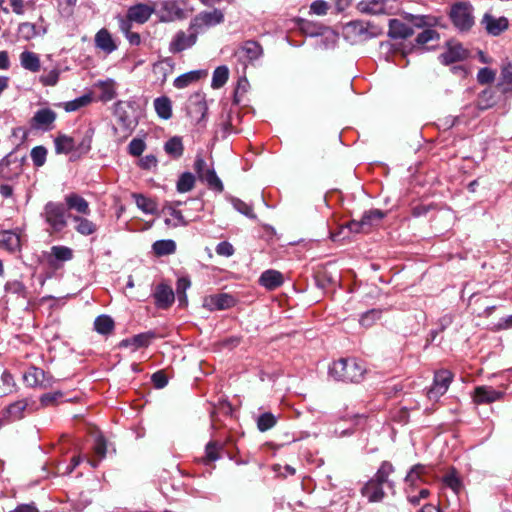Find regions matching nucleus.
I'll return each mask as SVG.
<instances>
[{"mask_svg":"<svg viewBox=\"0 0 512 512\" xmlns=\"http://www.w3.org/2000/svg\"><path fill=\"white\" fill-rule=\"evenodd\" d=\"M365 373V367L356 359L341 358L329 367V374L336 380L359 382Z\"/></svg>","mask_w":512,"mask_h":512,"instance_id":"1","label":"nucleus"},{"mask_svg":"<svg viewBox=\"0 0 512 512\" xmlns=\"http://www.w3.org/2000/svg\"><path fill=\"white\" fill-rule=\"evenodd\" d=\"M358 9L367 14H395L399 7L396 0H362Z\"/></svg>","mask_w":512,"mask_h":512,"instance_id":"2","label":"nucleus"},{"mask_svg":"<svg viewBox=\"0 0 512 512\" xmlns=\"http://www.w3.org/2000/svg\"><path fill=\"white\" fill-rule=\"evenodd\" d=\"M44 217L54 232L61 231L67 224L65 208L59 203H47L44 208Z\"/></svg>","mask_w":512,"mask_h":512,"instance_id":"3","label":"nucleus"},{"mask_svg":"<svg viewBox=\"0 0 512 512\" xmlns=\"http://www.w3.org/2000/svg\"><path fill=\"white\" fill-rule=\"evenodd\" d=\"M473 7L467 3L455 4L450 12L454 25L460 30H468L474 24Z\"/></svg>","mask_w":512,"mask_h":512,"instance_id":"4","label":"nucleus"},{"mask_svg":"<svg viewBox=\"0 0 512 512\" xmlns=\"http://www.w3.org/2000/svg\"><path fill=\"white\" fill-rule=\"evenodd\" d=\"M194 169L199 179L205 182L210 189L223 191V184L216 175L214 169L210 168L202 157H197L194 163Z\"/></svg>","mask_w":512,"mask_h":512,"instance_id":"5","label":"nucleus"},{"mask_svg":"<svg viewBox=\"0 0 512 512\" xmlns=\"http://www.w3.org/2000/svg\"><path fill=\"white\" fill-rule=\"evenodd\" d=\"M453 379V374L448 370H439L435 373L434 382L432 387L427 392V396L430 400L437 401L442 395H444Z\"/></svg>","mask_w":512,"mask_h":512,"instance_id":"6","label":"nucleus"},{"mask_svg":"<svg viewBox=\"0 0 512 512\" xmlns=\"http://www.w3.org/2000/svg\"><path fill=\"white\" fill-rule=\"evenodd\" d=\"M384 216L385 214L381 210H370L363 215L361 221H352L349 223L348 228L351 232L355 233L368 232L373 226L377 225Z\"/></svg>","mask_w":512,"mask_h":512,"instance_id":"7","label":"nucleus"},{"mask_svg":"<svg viewBox=\"0 0 512 512\" xmlns=\"http://www.w3.org/2000/svg\"><path fill=\"white\" fill-rule=\"evenodd\" d=\"M234 305L235 299L226 293L209 295L203 300V307L210 311L229 309Z\"/></svg>","mask_w":512,"mask_h":512,"instance_id":"8","label":"nucleus"},{"mask_svg":"<svg viewBox=\"0 0 512 512\" xmlns=\"http://www.w3.org/2000/svg\"><path fill=\"white\" fill-rule=\"evenodd\" d=\"M181 205L180 201L166 204L163 208L165 215V224L170 227L186 226L189 221L185 219L177 206Z\"/></svg>","mask_w":512,"mask_h":512,"instance_id":"9","label":"nucleus"},{"mask_svg":"<svg viewBox=\"0 0 512 512\" xmlns=\"http://www.w3.org/2000/svg\"><path fill=\"white\" fill-rule=\"evenodd\" d=\"M503 392L495 390L491 386H478L473 393V401L476 404H489L500 400Z\"/></svg>","mask_w":512,"mask_h":512,"instance_id":"10","label":"nucleus"},{"mask_svg":"<svg viewBox=\"0 0 512 512\" xmlns=\"http://www.w3.org/2000/svg\"><path fill=\"white\" fill-rule=\"evenodd\" d=\"M153 12V7L140 3L129 8L127 12V18L129 21L143 24L148 21Z\"/></svg>","mask_w":512,"mask_h":512,"instance_id":"11","label":"nucleus"},{"mask_svg":"<svg viewBox=\"0 0 512 512\" xmlns=\"http://www.w3.org/2000/svg\"><path fill=\"white\" fill-rule=\"evenodd\" d=\"M467 50L459 43H449L447 50L441 54L442 63L448 65L457 61H461L467 57Z\"/></svg>","mask_w":512,"mask_h":512,"instance_id":"12","label":"nucleus"},{"mask_svg":"<svg viewBox=\"0 0 512 512\" xmlns=\"http://www.w3.org/2000/svg\"><path fill=\"white\" fill-rule=\"evenodd\" d=\"M262 54L261 46L254 41L245 42L237 51L236 56L241 61H252Z\"/></svg>","mask_w":512,"mask_h":512,"instance_id":"13","label":"nucleus"},{"mask_svg":"<svg viewBox=\"0 0 512 512\" xmlns=\"http://www.w3.org/2000/svg\"><path fill=\"white\" fill-rule=\"evenodd\" d=\"M56 119V113L49 109V108H43L38 110L33 118V126L39 129L49 130L51 129V126L53 122Z\"/></svg>","mask_w":512,"mask_h":512,"instance_id":"14","label":"nucleus"},{"mask_svg":"<svg viewBox=\"0 0 512 512\" xmlns=\"http://www.w3.org/2000/svg\"><path fill=\"white\" fill-rule=\"evenodd\" d=\"M195 42H196L195 34H193V33L186 34L185 32L180 31L175 35V37L171 41L169 50L172 53H178V52H181V51L193 46L195 44Z\"/></svg>","mask_w":512,"mask_h":512,"instance_id":"15","label":"nucleus"},{"mask_svg":"<svg viewBox=\"0 0 512 512\" xmlns=\"http://www.w3.org/2000/svg\"><path fill=\"white\" fill-rule=\"evenodd\" d=\"M84 216L85 215H71L70 218L74 223V229L77 233L83 236H89L97 231V225Z\"/></svg>","mask_w":512,"mask_h":512,"instance_id":"16","label":"nucleus"},{"mask_svg":"<svg viewBox=\"0 0 512 512\" xmlns=\"http://www.w3.org/2000/svg\"><path fill=\"white\" fill-rule=\"evenodd\" d=\"M95 45L97 48L103 50L105 53L110 54L117 49V45L114 42L110 32L102 28L95 35Z\"/></svg>","mask_w":512,"mask_h":512,"instance_id":"17","label":"nucleus"},{"mask_svg":"<svg viewBox=\"0 0 512 512\" xmlns=\"http://www.w3.org/2000/svg\"><path fill=\"white\" fill-rule=\"evenodd\" d=\"M94 88L100 92L99 100L103 102L111 101L116 97V82L113 79L98 81L94 84Z\"/></svg>","mask_w":512,"mask_h":512,"instance_id":"18","label":"nucleus"},{"mask_svg":"<svg viewBox=\"0 0 512 512\" xmlns=\"http://www.w3.org/2000/svg\"><path fill=\"white\" fill-rule=\"evenodd\" d=\"M65 203L69 209L76 211L78 214H90L89 203L78 194L72 193L65 196Z\"/></svg>","mask_w":512,"mask_h":512,"instance_id":"19","label":"nucleus"},{"mask_svg":"<svg viewBox=\"0 0 512 512\" xmlns=\"http://www.w3.org/2000/svg\"><path fill=\"white\" fill-rule=\"evenodd\" d=\"M382 482L372 479L363 487L362 494L368 498L370 502L381 501L384 497Z\"/></svg>","mask_w":512,"mask_h":512,"instance_id":"20","label":"nucleus"},{"mask_svg":"<svg viewBox=\"0 0 512 512\" xmlns=\"http://www.w3.org/2000/svg\"><path fill=\"white\" fill-rule=\"evenodd\" d=\"M207 76V71L205 70H193L187 73H184L177 77L174 80V86L178 89H183L185 87H188L192 83H195L199 81L201 78H204Z\"/></svg>","mask_w":512,"mask_h":512,"instance_id":"21","label":"nucleus"},{"mask_svg":"<svg viewBox=\"0 0 512 512\" xmlns=\"http://www.w3.org/2000/svg\"><path fill=\"white\" fill-rule=\"evenodd\" d=\"M154 296L157 306L161 308L169 307L175 299L172 288L164 284L157 287Z\"/></svg>","mask_w":512,"mask_h":512,"instance_id":"22","label":"nucleus"},{"mask_svg":"<svg viewBox=\"0 0 512 512\" xmlns=\"http://www.w3.org/2000/svg\"><path fill=\"white\" fill-rule=\"evenodd\" d=\"M188 112L192 117L204 118L207 112V105L204 97L200 94H194L190 97Z\"/></svg>","mask_w":512,"mask_h":512,"instance_id":"23","label":"nucleus"},{"mask_svg":"<svg viewBox=\"0 0 512 512\" xmlns=\"http://www.w3.org/2000/svg\"><path fill=\"white\" fill-rule=\"evenodd\" d=\"M487 31L492 35H499L508 27V21L504 17L494 18L489 14H486L482 20Z\"/></svg>","mask_w":512,"mask_h":512,"instance_id":"24","label":"nucleus"},{"mask_svg":"<svg viewBox=\"0 0 512 512\" xmlns=\"http://www.w3.org/2000/svg\"><path fill=\"white\" fill-rule=\"evenodd\" d=\"M174 64L170 59H163L153 65V74L157 81L163 84L173 72Z\"/></svg>","mask_w":512,"mask_h":512,"instance_id":"25","label":"nucleus"},{"mask_svg":"<svg viewBox=\"0 0 512 512\" xmlns=\"http://www.w3.org/2000/svg\"><path fill=\"white\" fill-rule=\"evenodd\" d=\"M413 34V30L398 19L389 21L388 35L391 38H407Z\"/></svg>","mask_w":512,"mask_h":512,"instance_id":"26","label":"nucleus"},{"mask_svg":"<svg viewBox=\"0 0 512 512\" xmlns=\"http://www.w3.org/2000/svg\"><path fill=\"white\" fill-rule=\"evenodd\" d=\"M283 283V276L276 270H267L260 277V284L267 289L273 290Z\"/></svg>","mask_w":512,"mask_h":512,"instance_id":"27","label":"nucleus"},{"mask_svg":"<svg viewBox=\"0 0 512 512\" xmlns=\"http://www.w3.org/2000/svg\"><path fill=\"white\" fill-rule=\"evenodd\" d=\"M0 246L9 251H15L20 247V236L13 231H1Z\"/></svg>","mask_w":512,"mask_h":512,"instance_id":"28","label":"nucleus"},{"mask_svg":"<svg viewBox=\"0 0 512 512\" xmlns=\"http://www.w3.org/2000/svg\"><path fill=\"white\" fill-rule=\"evenodd\" d=\"M20 63L24 69L31 72H37L40 69L39 56L31 51H23L20 54Z\"/></svg>","mask_w":512,"mask_h":512,"instance_id":"29","label":"nucleus"},{"mask_svg":"<svg viewBox=\"0 0 512 512\" xmlns=\"http://www.w3.org/2000/svg\"><path fill=\"white\" fill-rule=\"evenodd\" d=\"M154 107L158 116L162 119H170L172 116L171 101L167 97H160L154 100Z\"/></svg>","mask_w":512,"mask_h":512,"instance_id":"30","label":"nucleus"},{"mask_svg":"<svg viewBox=\"0 0 512 512\" xmlns=\"http://www.w3.org/2000/svg\"><path fill=\"white\" fill-rule=\"evenodd\" d=\"M19 35L24 40H30L36 36L44 35L46 30L44 28H37L32 23H22L18 29Z\"/></svg>","mask_w":512,"mask_h":512,"instance_id":"31","label":"nucleus"},{"mask_svg":"<svg viewBox=\"0 0 512 512\" xmlns=\"http://www.w3.org/2000/svg\"><path fill=\"white\" fill-rule=\"evenodd\" d=\"M152 339V336L150 334H139L134 336L131 339L123 340L120 343V346L122 347H133L134 350L140 348V347H146L149 345L150 341Z\"/></svg>","mask_w":512,"mask_h":512,"instance_id":"32","label":"nucleus"},{"mask_svg":"<svg viewBox=\"0 0 512 512\" xmlns=\"http://www.w3.org/2000/svg\"><path fill=\"white\" fill-rule=\"evenodd\" d=\"M229 70L226 66L217 67L212 76L211 86L214 89L221 88L228 80Z\"/></svg>","mask_w":512,"mask_h":512,"instance_id":"33","label":"nucleus"},{"mask_svg":"<svg viewBox=\"0 0 512 512\" xmlns=\"http://www.w3.org/2000/svg\"><path fill=\"white\" fill-rule=\"evenodd\" d=\"M176 250V244L173 240H159L153 244V251L158 256L169 255Z\"/></svg>","mask_w":512,"mask_h":512,"instance_id":"34","label":"nucleus"},{"mask_svg":"<svg viewBox=\"0 0 512 512\" xmlns=\"http://www.w3.org/2000/svg\"><path fill=\"white\" fill-rule=\"evenodd\" d=\"M75 147V143L73 138L68 137L66 135H60L55 139V150L56 153L61 154H67L71 152Z\"/></svg>","mask_w":512,"mask_h":512,"instance_id":"35","label":"nucleus"},{"mask_svg":"<svg viewBox=\"0 0 512 512\" xmlns=\"http://www.w3.org/2000/svg\"><path fill=\"white\" fill-rule=\"evenodd\" d=\"M136 205L139 209H141L144 213L154 214L156 212L157 206L156 203L149 198L141 194H133Z\"/></svg>","mask_w":512,"mask_h":512,"instance_id":"36","label":"nucleus"},{"mask_svg":"<svg viewBox=\"0 0 512 512\" xmlns=\"http://www.w3.org/2000/svg\"><path fill=\"white\" fill-rule=\"evenodd\" d=\"M164 149L167 154L171 155L174 158H178L183 154V144L181 138L173 137L169 139L164 146Z\"/></svg>","mask_w":512,"mask_h":512,"instance_id":"37","label":"nucleus"},{"mask_svg":"<svg viewBox=\"0 0 512 512\" xmlns=\"http://www.w3.org/2000/svg\"><path fill=\"white\" fill-rule=\"evenodd\" d=\"M404 18L411 22L415 27L421 28L425 26H433L436 23L434 17L425 15H412L409 13L404 14Z\"/></svg>","mask_w":512,"mask_h":512,"instance_id":"38","label":"nucleus"},{"mask_svg":"<svg viewBox=\"0 0 512 512\" xmlns=\"http://www.w3.org/2000/svg\"><path fill=\"white\" fill-rule=\"evenodd\" d=\"M444 484L452 489L455 493H459L462 489V481L455 469H451L443 478Z\"/></svg>","mask_w":512,"mask_h":512,"instance_id":"39","label":"nucleus"},{"mask_svg":"<svg viewBox=\"0 0 512 512\" xmlns=\"http://www.w3.org/2000/svg\"><path fill=\"white\" fill-rule=\"evenodd\" d=\"M94 327L97 332L107 334L113 330L114 322L109 316L103 315L96 318Z\"/></svg>","mask_w":512,"mask_h":512,"instance_id":"40","label":"nucleus"},{"mask_svg":"<svg viewBox=\"0 0 512 512\" xmlns=\"http://www.w3.org/2000/svg\"><path fill=\"white\" fill-rule=\"evenodd\" d=\"M195 184V177L193 174L186 172L183 173L177 182V190L180 193L189 192L193 189Z\"/></svg>","mask_w":512,"mask_h":512,"instance_id":"41","label":"nucleus"},{"mask_svg":"<svg viewBox=\"0 0 512 512\" xmlns=\"http://www.w3.org/2000/svg\"><path fill=\"white\" fill-rule=\"evenodd\" d=\"M44 377V372L38 368H32L24 375V380L29 386L43 385L41 378Z\"/></svg>","mask_w":512,"mask_h":512,"instance_id":"42","label":"nucleus"},{"mask_svg":"<svg viewBox=\"0 0 512 512\" xmlns=\"http://www.w3.org/2000/svg\"><path fill=\"white\" fill-rule=\"evenodd\" d=\"M51 254L58 261H69L73 258V250L66 246H53Z\"/></svg>","mask_w":512,"mask_h":512,"instance_id":"43","label":"nucleus"},{"mask_svg":"<svg viewBox=\"0 0 512 512\" xmlns=\"http://www.w3.org/2000/svg\"><path fill=\"white\" fill-rule=\"evenodd\" d=\"M91 101H92V98L90 95H83L77 99L66 102L64 105V109L67 112H73V111L80 109L81 107L88 105Z\"/></svg>","mask_w":512,"mask_h":512,"instance_id":"44","label":"nucleus"},{"mask_svg":"<svg viewBox=\"0 0 512 512\" xmlns=\"http://www.w3.org/2000/svg\"><path fill=\"white\" fill-rule=\"evenodd\" d=\"M498 86L502 87L503 92H508L512 89V66L508 65L502 69Z\"/></svg>","mask_w":512,"mask_h":512,"instance_id":"45","label":"nucleus"},{"mask_svg":"<svg viewBox=\"0 0 512 512\" xmlns=\"http://www.w3.org/2000/svg\"><path fill=\"white\" fill-rule=\"evenodd\" d=\"M276 424V418L271 413H264L257 420V427L261 432H265Z\"/></svg>","mask_w":512,"mask_h":512,"instance_id":"46","label":"nucleus"},{"mask_svg":"<svg viewBox=\"0 0 512 512\" xmlns=\"http://www.w3.org/2000/svg\"><path fill=\"white\" fill-rule=\"evenodd\" d=\"M201 20L206 25H216L223 21V14L220 10L205 12L201 14Z\"/></svg>","mask_w":512,"mask_h":512,"instance_id":"47","label":"nucleus"},{"mask_svg":"<svg viewBox=\"0 0 512 512\" xmlns=\"http://www.w3.org/2000/svg\"><path fill=\"white\" fill-rule=\"evenodd\" d=\"M495 77L496 71L488 67L481 68L477 73V81L482 85L492 83Z\"/></svg>","mask_w":512,"mask_h":512,"instance_id":"48","label":"nucleus"},{"mask_svg":"<svg viewBox=\"0 0 512 512\" xmlns=\"http://www.w3.org/2000/svg\"><path fill=\"white\" fill-rule=\"evenodd\" d=\"M190 287V281L186 278H180L177 281V295L178 300L182 305H186L187 303V296H186V290Z\"/></svg>","mask_w":512,"mask_h":512,"instance_id":"49","label":"nucleus"},{"mask_svg":"<svg viewBox=\"0 0 512 512\" xmlns=\"http://www.w3.org/2000/svg\"><path fill=\"white\" fill-rule=\"evenodd\" d=\"M231 204L238 212L244 214L245 216L250 218L255 217L252 207L247 203L243 202L242 200L238 198H232Z\"/></svg>","mask_w":512,"mask_h":512,"instance_id":"50","label":"nucleus"},{"mask_svg":"<svg viewBox=\"0 0 512 512\" xmlns=\"http://www.w3.org/2000/svg\"><path fill=\"white\" fill-rule=\"evenodd\" d=\"M47 150L43 146L34 147L31 151V159L36 166H42L45 163Z\"/></svg>","mask_w":512,"mask_h":512,"instance_id":"51","label":"nucleus"},{"mask_svg":"<svg viewBox=\"0 0 512 512\" xmlns=\"http://www.w3.org/2000/svg\"><path fill=\"white\" fill-rule=\"evenodd\" d=\"M26 406H27L26 402L18 401V402H15L14 404L10 405L9 408L7 409V412L12 419H14V420L20 419L22 417V413L25 410Z\"/></svg>","mask_w":512,"mask_h":512,"instance_id":"52","label":"nucleus"},{"mask_svg":"<svg viewBox=\"0 0 512 512\" xmlns=\"http://www.w3.org/2000/svg\"><path fill=\"white\" fill-rule=\"evenodd\" d=\"M107 452L106 441L102 435H97L94 444V453L98 457V461L103 459Z\"/></svg>","mask_w":512,"mask_h":512,"instance_id":"53","label":"nucleus"},{"mask_svg":"<svg viewBox=\"0 0 512 512\" xmlns=\"http://www.w3.org/2000/svg\"><path fill=\"white\" fill-rule=\"evenodd\" d=\"M58 79H59V71L57 69L50 70L47 73L40 76V82L44 86H54L57 84Z\"/></svg>","mask_w":512,"mask_h":512,"instance_id":"54","label":"nucleus"},{"mask_svg":"<svg viewBox=\"0 0 512 512\" xmlns=\"http://www.w3.org/2000/svg\"><path fill=\"white\" fill-rule=\"evenodd\" d=\"M393 472V466L392 464L388 463V462H384L382 463V465L380 466V468L378 469L376 475H375V479L382 482V483H385L389 477V475Z\"/></svg>","mask_w":512,"mask_h":512,"instance_id":"55","label":"nucleus"},{"mask_svg":"<svg viewBox=\"0 0 512 512\" xmlns=\"http://www.w3.org/2000/svg\"><path fill=\"white\" fill-rule=\"evenodd\" d=\"M438 39V34L432 29H426L418 34L416 41L418 44L424 45L430 41Z\"/></svg>","mask_w":512,"mask_h":512,"instance_id":"56","label":"nucleus"},{"mask_svg":"<svg viewBox=\"0 0 512 512\" xmlns=\"http://www.w3.org/2000/svg\"><path fill=\"white\" fill-rule=\"evenodd\" d=\"M424 469L425 468L422 465H415L406 476V482L414 485L417 480L421 479V475L424 473Z\"/></svg>","mask_w":512,"mask_h":512,"instance_id":"57","label":"nucleus"},{"mask_svg":"<svg viewBox=\"0 0 512 512\" xmlns=\"http://www.w3.org/2000/svg\"><path fill=\"white\" fill-rule=\"evenodd\" d=\"M129 153L133 156H140L145 150V143L141 139H133L128 146Z\"/></svg>","mask_w":512,"mask_h":512,"instance_id":"58","label":"nucleus"},{"mask_svg":"<svg viewBox=\"0 0 512 512\" xmlns=\"http://www.w3.org/2000/svg\"><path fill=\"white\" fill-rule=\"evenodd\" d=\"M130 24L128 21H122L121 30L126 33V37L130 44L138 45L140 43V36L138 33L129 32Z\"/></svg>","mask_w":512,"mask_h":512,"instance_id":"59","label":"nucleus"},{"mask_svg":"<svg viewBox=\"0 0 512 512\" xmlns=\"http://www.w3.org/2000/svg\"><path fill=\"white\" fill-rule=\"evenodd\" d=\"M328 8V4L323 0H316L310 6L311 12L320 16L325 15L328 11Z\"/></svg>","mask_w":512,"mask_h":512,"instance_id":"60","label":"nucleus"},{"mask_svg":"<svg viewBox=\"0 0 512 512\" xmlns=\"http://www.w3.org/2000/svg\"><path fill=\"white\" fill-rule=\"evenodd\" d=\"M380 317V312L377 310H371L362 315L360 323L363 326H370L372 323Z\"/></svg>","mask_w":512,"mask_h":512,"instance_id":"61","label":"nucleus"},{"mask_svg":"<svg viewBox=\"0 0 512 512\" xmlns=\"http://www.w3.org/2000/svg\"><path fill=\"white\" fill-rule=\"evenodd\" d=\"M493 98V93L488 90H484L480 95L478 99V105L481 109H487L492 106V103L490 102Z\"/></svg>","mask_w":512,"mask_h":512,"instance_id":"62","label":"nucleus"},{"mask_svg":"<svg viewBox=\"0 0 512 512\" xmlns=\"http://www.w3.org/2000/svg\"><path fill=\"white\" fill-rule=\"evenodd\" d=\"M216 252L218 255L230 257L234 253V248L229 242H221L217 245Z\"/></svg>","mask_w":512,"mask_h":512,"instance_id":"63","label":"nucleus"},{"mask_svg":"<svg viewBox=\"0 0 512 512\" xmlns=\"http://www.w3.org/2000/svg\"><path fill=\"white\" fill-rule=\"evenodd\" d=\"M219 447L216 443L210 442L206 446V459L208 461H215L219 458Z\"/></svg>","mask_w":512,"mask_h":512,"instance_id":"64","label":"nucleus"}]
</instances>
